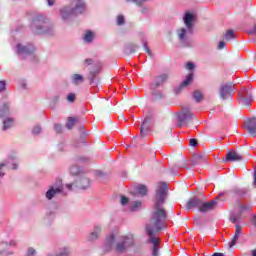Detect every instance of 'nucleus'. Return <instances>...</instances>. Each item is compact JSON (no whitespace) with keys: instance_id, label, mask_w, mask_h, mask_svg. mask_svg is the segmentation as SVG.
<instances>
[{"instance_id":"obj_45","label":"nucleus","mask_w":256,"mask_h":256,"mask_svg":"<svg viewBox=\"0 0 256 256\" xmlns=\"http://www.w3.org/2000/svg\"><path fill=\"white\" fill-rule=\"evenodd\" d=\"M133 47H134L135 49H138V48H139V46H137V45H132V46L129 47V53H135V49H133Z\"/></svg>"},{"instance_id":"obj_44","label":"nucleus","mask_w":256,"mask_h":256,"mask_svg":"<svg viewBox=\"0 0 256 256\" xmlns=\"http://www.w3.org/2000/svg\"><path fill=\"white\" fill-rule=\"evenodd\" d=\"M190 147H197V139L195 138L190 139Z\"/></svg>"},{"instance_id":"obj_59","label":"nucleus","mask_w":256,"mask_h":256,"mask_svg":"<svg viewBox=\"0 0 256 256\" xmlns=\"http://www.w3.org/2000/svg\"><path fill=\"white\" fill-rule=\"evenodd\" d=\"M187 45H185V42L182 43V47H186Z\"/></svg>"},{"instance_id":"obj_54","label":"nucleus","mask_w":256,"mask_h":256,"mask_svg":"<svg viewBox=\"0 0 256 256\" xmlns=\"http://www.w3.org/2000/svg\"><path fill=\"white\" fill-rule=\"evenodd\" d=\"M254 181H253V185H254V187H256V171L254 172Z\"/></svg>"},{"instance_id":"obj_2","label":"nucleus","mask_w":256,"mask_h":256,"mask_svg":"<svg viewBox=\"0 0 256 256\" xmlns=\"http://www.w3.org/2000/svg\"><path fill=\"white\" fill-rule=\"evenodd\" d=\"M135 245V240L133 239V234H129L126 236H120L115 243V235H110L106 238L104 247L105 251L109 252L111 249H114L116 253H127L129 247H133Z\"/></svg>"},{"instance_id":"obj_11","label":"nucleus","mask_w":256,"mask_h":256,"mask_svg":"<svg viewBox=\"0 0 256 256\" xmlns=\"http://www.w3.org/2000/svg\"><path fill=\"white\" fill-rule=\"evenodd\" d=\"M231 91H233V84L227 83L220 88V97L221 99H227L229 95H231Z\"/></svg>"},{"instance_id":"obj_32","label":"nucleus","mask_w":256,"mask_h":256,"mask_svg":"<svg viewBox=\"0 0 256 256\" xmlns=\"http://www.w3.org/2000/svg\"><path fill=\"white\" fill-rule=\"evenodd\" d=\"M141 201H134L131 207V211H137L141 207Z\"/></svg>"},{"instance_id":"obj_13","label":"nucleus","mask_w":256,"mask_h":256,"mask_svg":"<svg viewBox=\"0 0 256 256\" xmlns=\"http://www.w3.org/2000/svg\"><path fill=\"white\" fill-rule=\"evenodd\" d=\"M101 73V66L95 65L93 68L90 69V72L88 74V80L90 81V85L94 83L95 77H97Z\"/></svg>"},{"instance_id":"obj_10","label":"nucleus","mask_w":256,"mask_h":256,"mask_svg":"<svg viewBox=\"0 0 256 256\" xmlns=\"http://www.w3.org/2000/svg\"><path fill=\"white\" fill-rule=\"evenodd\" d=\"M226 163H232L233 161H243V156L233 150L227 152L224 160Z\"/></svg>"},{"instance_id":"obj_43","label":"nucleus","mask_w":256,"mask_h":256,"mask_svg":"<svg viewBox=\"0 0 256 256\" xmlns=\"http://www.w3.org/2000/svg\"><path fill=\"white\" fill-rule=\"evenodd\" d=\"M127 203H129V198L122 196L121 197V204L122 205H127Z\"/></svg>"},{"instance_id":"obj_5","label":"nucleus","mask_w":256,"mask_h":256,"mask_svg":"<svg viewBox=\"0 0 256 256\" xmlns=\"http://www.w3.org/2000/svg\"><path fill=\"white\" fill-rule=\"evenodd\" d=\"M177 119H178V126L184 127V125L191 123V121L197 118L191 113V109L189 107H183L182 111L178 113Z\"/></svg>"},{"instance_id":"obj_19","label":"nucleus","mask_w":256,"mask_h":256,"mask_svg":"<svg viewBox=\"0 0 256 256\" xmlns=\"http://www.w3.org/2000/svg\"><path fill=\"white\" fill-rule=\"evenodd\" d=\"M149 123V120L145 119L142 123V126L140 128V135L141 137H147L149 135V128L146 126Z\"/></svg>"},{"instance_id":"obj_30","label":"nucleus","mask_w":256,"mask_h":256,"mask_svg":"<svg viewBox=\"0 0 256 256\" xmlns=\"http://www.w3.org/2000/svg\"><path fill=\"white\" fill-rule=\"evenodd\" d=\"M235 37V32L233 30H228L225 33V39L226 41H231V39H233Z\"/></svg>"},{"instance_id":"obj_35","label":"nucleus","mask_w":256,"mask_h":256,"mask_svg":"<svg viewBox=\"0 0 256 256\" xmlns=\"http://www.w3.org/2000/svg\"><path fill=\"white\" fill-rule=\"evenodd\" d=\"M230 221H231V223H239V221H241V216H237V215L233 214L230 217Z\"/></svg>"},{"instance_id":"obj_41","label":"nucleus","mask_w":256,"mask_h":256,"mask_svg":"<svg viewBox=\"0 0 256 256\" xmlns=\"http://www.w3.org/2000/svg\"><path fill=\"white\" fill-rule=\"evenodd\" d=\"M186 69H188L189 71H193V69H195V64H193V62H188L186 64Z\"/></svg>"},{"instance_id":"obj_25","label":"nucleus","mask_w":256,"mask_h":256,"mask_svg":"<svg viewBox=\"0 0 256 256\" xmlns=\"http://www.w3.org/2000/svg\"><path fill=\"white\" fill-rule=\"evenodd\" d=\"M193 99L196 101V103H201V101L204 99L203 92L195 90L193 92Z\"/></svg>"},{"instance_id":"obj_39","label":"nucleus","mask_w":256,"mask_h":256,"mask_svg":"<svg viewBox=\"0 0 256 256\" xmlns=\"http://www.w3.org/2000/svg\"><path fill=\"white\" fill-rule=\"evenodd\" d=\"M54 129H55L56 133H62L63 132V126H61L60 124H56L54 126Z\"/></svg>"},{"instance_id":"obj_58","label":"nucleus","mask_w":256,"mask_h":256,"mask_svg":"<svg viewBox=\"0 0 256 256\" xmlns=\"http://www.w3.org/2000/svg\"><path fill=\"white\" fill-rule=\"evenodd\" d=\"M12 169H17V164H13Z\"/></svg>"},{"instance_id":"obj_48","label":"nucleus","mask_w":256,"mask_h":256,"mask_svg":"<svg viewBox=\"0 0 256 256\" xmlns=\"http://www.w3.org/2000/svg\"><path fill=\"white\" fill-rule=\"evenodd\" d=\"M27 255H29V256L35 255V249L29 248V249H28V252H27Z\"/></svg>"},{"instance_id":"obj_42","label":"nucleus","mask_w":256,"mask_h":256,"mask_svg":"<svg viewBox=\"0 0 256 256\" xmlns=\"http://www.w3.org/2000/svg\"><path fill=\"white\" fill-rule=\"evenodd\" d=\"M32 133L34 135H39V133H41V128L39 126H35L33 129H32Z\"/></svg>"},{"instance_id":"obj_29","label":"nucleus","mask_w":256,"mask_h":256,"mask_svg":"<svg viewBox=\"0 0 256 256\" xmlns=\"http://www.w3.org/2000/svg\"><path fill=\"white\" fill-rule=\"evenodd\" d=\"M185 35H187V30H185V28H181L180 30H178V37L180 41H184Z\"/></svg>"},{"instance_id":"obj_3","label":"nucleus","mask_w":256,"mask_h":256,"mask_svg":"<svg viewBox=\"0 0 256 256\" xmlns=\"http://www.w3.org/2000/svg\"><path fill=\"white\" fill-rule=\"evenodd\" d=\"M85 11V1L77 0L75 7L65 6L60 10V15L62 19H69L70 17H75L77 15H81Z\"/></svg>"},{"instance_id":"obj_34","label":"nucleus","mask_w":256,"mask_h":256,"mask_svg":"<svg viewBox=\"0 0 256 256\" xmlns=\"http://www.w3.org/2000/svg\"><path fill=\"white\" fill-rule=\"evenodd\" d=\"M117 25H125V17L123 15H118L117 17Z\"/></svg>"},{"instance_id":"obj_1","label":"nucleus","mask_w":256,"mask_h":256,"mask_svg":"<svg viewBox=\"0 0 256 256\" xmlns=\"http://www.w3.org/2000/svg\"><path fill=\"white\" fill-rule=\"evenodd\" d=\"M168 190L169 186L167 183L162 182L158 184L155 196V211L152 212L151 219L145 226V231L148 236L146 243L152 245V256H159V245L161 244V241L159 240V237L155 235L159 233V231L165 229L163 223L165 219H167V212L163 209V203H165V199H167Z\"/></svg>"},{"instance_id":"obj_46","label":"nucleus","mask_w":256,"mask_h":256,"mask_svg":"<svg viewBox=\"0 0 256 256\" xmlns=\"http://www.w3.org/2000/svg\"><path fill=\"white\" fill-rule=\"evenodd\" d=\"M5 85H6L5 81H0V92L5 91Z\"/></svg>"},{"instance_id":"obj_4","label":"nucleus","mask_w":256,"mask_h":256,"mask_svg":"<svg viewBox=\"0 0 256 256\" xmlns=\"http://www.w3.org/2000/svg\"><path fill=\"white\" fill-rule=\"evenodd\" d=\"M47 23V20L43 15L38 14L36 15L31 22V29H34V32L37 35H43V33H47V30H45V24Z\"/></svg>"},{"instance_id":"obj_22","label":"nucleus","mask_w":256,"mask_h":256,"mask_svg":"<svg viewBox=\"0 0 256 256\" xmlns=\"http://www.w3.org/2000/svg\"><path fill=\"white\" fill-rule=\"evenodd\" d=\"M9 115V103H4L0 105V117H7Z\"/></svg>"},{"instance_id":"obj_12","label":"nucleus","mask_w":256,"mask_h":256,"mask_svg":"<svg viewBox=\"0 0 256 256\" xmlns=\"http://www.w3.org/2000/svg\"><path fill=\"white\" fill-rule=\"evenodd\" d=\"M59 193H63V186L59 185L56 187H50V189L46 192V198L51 200L55 195H59Z\"/></svg>"},{"instance_id":"obj_51","label":"nucleus","mask_w":256,"mask_h":256,"mask_svg":"<svg viewBox=\"0 0 256 256\" xmlns=\"http://www.w3.org/2000/svg\"><path fill=\"white\" fill-rule=\"evenodd\" d=\"M249 33H250L251 35H255V34H256V25L253 27L252 30L249 31Z\"/></svg>"},{"instance_id":"obj_36","label":"nucleus","mask_w":256,"mask_h":256,"mask_svg":"<svg viewBox=\"0 0 256 256\" xmlns=\"http://www.w3.org/2000/svg\"><path fill=\"white\" fill-rule=\"evenodd\" d=\"M67 102L68 103H75V94L74 93H70L67 96Z\"/></svg>"},{"instance_id":"obj_17","label":"nucleus","mask_w":256,"mask_h":256,"mask_svg":"<svg viewBox=\"0 0 256 256\" xmlns=\"http://www.w3.org/2000/svg\"><path fill=\"white\" fill-rule=\"evenodd\" d=\"M169 79V75L161 74L160 76L156 77L154 85L155 87H161L163 83H165Z\"/></svg>"},{"instance_id":"obj_38","label":"nucleus","mask_w":256,"mask_h":256,"mask_svg":"<svg viewBox=\"0 0 256 256\" xmlns=\"http://www.w3.org/2000/svg\"><path fill=\"white\" fill-rule=\"evenodd\" d=\"M143 47H144L146 53L149 54L151 57L153 55V53L151 52V49L149 48V46H147V42L143 43Z\"/></svg>"},{"instance_id":"obj_24","label":"nucleus","mask_w":256,"mask_h":256,"mask_svg":"<svg viewBox=\"0 0 256 256\" xmlns=\"http://www.w3.org/2000/svg\"><path fill=\"white\" fill-rule=\"evenodd\" d=\"M83 81H85V78H83V75H81V74L72 75L73 85H79V83H83Z\"/></svg>"},{"instance_id":"obj_49","label":"nucleus","mask_w":256,"mask_h":256,"mask_svg":"<svg viewBox=\"0 0 256 256\" xmlns=\"http://www.w3.org/2000/svg\"><path fill=\"white\" fill-rule=\"evenodd\" d=\"M4 167L5 164H0V177H3V175H5V173L2 171Z\"/></svg>"},{"instance_id":"obj_20","label":"nucleus","mask_w":256,"mask_h":256,"mask_svg":"<svg viewBox=\"0 0 256 256\" xmlns=\"http://www.w3.org/2000/svg\"><path fill=\"white\" fill-rule=\"evenodd\" d=\"M15 123V120L13 118H6L3 121V127H2V131H7V129H11V127H13V124Z\"/></svg>"},{"instance_id":"obj_9","label":"nucleus","mask_w":256,"mask_h":256,"mask_svg":"<svg viewBox=\"0 0 256 256\" xmlns=\"http://www.w3.org/2000/svg\"><path fill=\"white\" fill-rule=\"evenodd\" d=\"M203 203V199H199L197 197L191 198L186 202V209H201V205Z\"/></svg>"},{"instance_id":"obj_21","label":"nucleus","mask_w":256,"mask_h":256,"mask_svg":"<svg viewBox=\"0 0 256 256\" xmlns=\"http://www.w3.org/2000/svg\"><path fill=\"white\" fill-rule=\"evenodd\" d=\"M135 191L137 195H141V197H145V195H147V186L143 184H139L135 187Z\"/></svg>"},{"instance_id":"obj_8","label":"nucleus","mask_w":256,"mask_h":256,"mask_svg":"<svg viewBox=\"0 0 256 256\" xmlns=\"http://www.w3.org/2000/svg\"><path fill=\"white\" fill-rule=\"evenodd\" d=\"M244 127L252 137L256 136V118L246 120Z\"/></svg>"},{"instance_id":"obj_52","label":"nucleus","mask_w":256,"mask_h":256,"mask_svg":"<svg viewBox=\"0 0 256 256\" xmlns=\"http://www.w3.org/2000/svg\"><path fill=\"white\" fill-rule=\"evenodd\" d=\"M47 2L50 6L55 5V0H47Z\"/></svg>"},{"instance_id":"obj_31","label":"nucleus","mask_w":256,"mask_h":256,"mask_svg":"<svg viewBox=\"0 0 256 256\" xmlns=\"http://www.w3.org/2000/svg\"><path fill=\"white\" fill-rule=\"evenodd\" d=\"M233 193L235 195H237L238 197H245L247 191L243 190V189H234Z\"/></svg>"},{"instance_id":"obj_18","label":"nucleus","mask_w":256,"mask_h":256,"mask_svg":"<svg viewBox=\"0 0 256 256\" xmlns=\"http://www.w3.org/2000/svg\"><path fill=\"white\" fill-rule=\"evenodd\" d=\"M100 235H101V227L96 226L94 227V231L89 234L88 239L89 241H95V239H99Z\"/></svg>"},{"instance_id":"obj_14","label":"nucleus","mask_w":256,"mask_h":256,"mask_svg":"<svg viewBox=\"0 0 256 256\" xmlns=\"http://www.w3.org/2000/svg\"><path fill=\"white\" fill-rule=\"evenodd\" d=\"M18 55H31L35 51L33 46H22L21 44L17 45Z\"/></svg>"},{"instance_id":"obj_7","label":"nucleus","mask_w":256,"mask_h":256,"mask_svg":"<svg viewBox=\"0 0 256 256\" xmlns=\"http://www.w3.org/2000/svg\"><path fill=\"white\" fill-rule=\"evenodd\" d=\"M251 101H253V96L249 94V91L245 90L244 92L240 93V105L243 107H249V105H251Z\"/></svg>"},{"instance_id":"obj_57","label":"nucleus","mask_w":256,"mask_h":256,"mask_svg":"<svg viewBox=\"0 0 256 256\" xmlns=\"http://www.w3.org/2000/svg\"><path fill=\"white\" fill-rule=\"evenodd\" d=\"M195 223H196L197 225H199V218H196V219H195Z\"/></svg>"},{"instance_id":"obj_47","label":"nucleus","mask_w":256,"mask_h":256,"mask_svg":"<svg viewBox=\"0 0 256 256\" xmlns=\"http://www.w3.org/2000/svg\"><path fill=\"white\" fill-rule=\"evenodd\" d=\"M84 63H86V65H93V59H91V58L85 59Z\"/></svg>"},{"instance_id":"obj_6","label":"nucleus","mask_w":256,"mask_h":256,"mask_svg":"<svg viewBox=\"0 0 256 256\" xmlns=\"http://www.w3.org/2000/svg\"><path fill=\"white\" fill-rule=\"evenodd\" d=\"M217 207V200L205 201L202 200V204L200 209L198 210L200 213H209V211H213Z\"/></svg>"},{"instance_id":"obj_28","label":"nucleus","mask_w":256,"mask_h":256,"mask_svg":"<svg viewBox=\"0 0 256 256\" xmlns=\"http://www.w3.org/2000/svg\"><path fill=\"white\" fill-rule=\"evenodd\" d=\"M93 37V33L91 31H87L84 35V41H86V43H91V41H93Z\"/></svg>"},{"instance_id":"obj_60","label":"nucleus","mask_w":256,"mask_h":256,"mask_svg":"<svg viewBox=\"0 0 256 256\" xmlns=\"http://www.w3.org/2000/svg\"><path fill=\"white\" fill-rule=\"evenodd\" d=\"M145 1H147V0H142L143 3H145Z\"/></svg>"},{"instance_id":"obj_55","label":"nucleus","mask_w":256,"mask_h":256,"mask_svg":"<svg viewBox=\"0 0 256 256\" xmlns=\"http://www.w3.org/2000/svg\"><path fill=\"white\" fill-rule=\"evenodd\" d=\"M222 195H225L224 193H220L217 197H216V199H220L221 197H222Z\"/></svg>"},{"instance_id":"obj_50","label":"nucleus","mask_w":256,"mask_h":256,"mask_svg":"<svg viewBox=\"0 0 256 256\" xmlns=\"http://www.w3.org/2000/svg\"><path fill=\"white\" fill-rule=\"evenodd\" d=\"M225 48V42L220 41L218 44V49H224Z\"/></svg>"},{"instance_id":"obj_53","label":"nucleus","mask_w":256,"mask_h":256,"mask_svg":"<svg viewBox=\"0 0 256 256\" xmlns=\"http://www.w3.org/2000/svg\"><path fill=\"white\" fill-rule=\"evenodd\" d=\"M66 187L67 189H69V191L73 190V184H67Z\"/></svg>"},{"instance_id":"obj_27","label":"nucleus","mask_w":256,"mask_h":256,"mask_svg":"<svg viewBox=\"0 0 256 256\" xmlns=\"http://www.w3.org/2000/svg\"><path fill=\"white\" fill-rule=\"evenodd\" d=\"M75 123H77V118L75 117L68 118V122L66 124L67 129H73V127L75 126Z\"/></svg>"},{"instance_id":"obj_56","label":"nucleus","mask_w":256,"mask_h":256,"mask_svg":"<svg viewBox=\"0 0 256 256\" xmlns=\"http://www.w3.org/2000/svg\"><path fill=\"white\" fill-rule=\"evenodd\" d=\"M245 209H249V207L241 206L242 211H245Z\"/></svg>"},{"instance_id":"obj_16","label":"nucleus","mask_w":256,"mask_h":256,"mask_svg":"<svg viewBox=\"0 0 256 256\" xmlns=\"http://www.w3.org/2000/svg\"><path fill=\"white\" fill-rule=\"evenodd\" d=\"M183 21L187 27V29H193V21H195V16L189 12H187L183 18Z\"/></svg>"},{"instance_id":"obj_23","label":"nucleus","mask_w":256,"mask_h":256,"mask_svg":"<svg viewBox=\"0 0 256 256\" xmlns=\"http://www.w3.org/2000/svg\"><path fill=\"white\" fill-rule=\"evenodd\" d=\"M81 173H83V170H81V168H79V166L72 165L70 167V175H72V177H77V175H81Z\"/></svg>"},{"instance_id":"obj_37","label":"nucleus","mask_w":256,"mask_h":256,"mask_svg":"<svg viewBox=\"0 0 256 256\" xmlns=\"http://www.w3.org/2000/svg\"><path fill=\"white\" fill-rule=\"evenodd\" d=\"M127 3H135L138 6L143 5V0H126Z\"/></svg>"},{"instance_id":"obj_40","label":"nucleus","mask_w":256,"mask_h":256,"mask_svg":"<svg viewBox=\"0 0 256 256\" xmlns=\"http://www.w3.org/2000/svg\"><path fill=\"white\" fill-rule=\"evenodd\" d=\"M203 161V157L202 156H198L194 159L192 165L193 167H195V165H197L199 162Z\"/></svg>"},{"instance_id":"obj_26","label":"nucleus","mask_w":256,"mask_h":256,"mask_svg":"<svg viewBox=\"0 0 256 256\" xmlns=\"http://www.w3.org/2000/svg\"><path fill=\"white\" fill-rule=\"evenodd\" d=\"M191 81H193V73L187 75L186 79L180 84V89H183V87H188V85L191 84Z\"/></svg>"},{"instance_id":"obj_33","label":"nucleus","mask_w":256,"mask_h":256,"mask_svg":"<svg viewBox=\"0 0 256 256\" xmlns=\"http://www.w3.org/2000/svg\"><path fill=\"white\" fill-rule=\"evenodd\" d=\"M81 183L82 185H80V189H87V187H89V179L84 178Z\"/></svg>"},{"instance_id":"obj_15","label":"nucleus","mask_w":256,"mask_h":256,"mask_svg":"<svg viewBox=\"0 0 256 256\" xmlns=\"http://www.w3.org/2000/svg\"><path fill=\"white\" fill-rule=\"evenodd\" d=\"M235 228H236V231L234 233V236L228 244L230 248L235 247V245H237L239 241V235H241V226L239 224H236Z\"/></svg>"}]
</instances>
